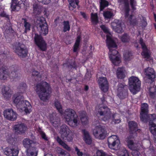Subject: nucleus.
<instances>
[{
	"label": "nucleus",
	"instance_id": "nucleus-23",
	"mask_svg": "<svg viewBox=\"0 0 156 156\" xmlns=\"http://www.w3.org/2000/svg\"><path fill=\"white\" fill-rule=\"evenodd\" d=\"M82 132L83 135V140L85 143L88 145L91 144L92 140L88 132L86 129H84L82 130Z\"/></svg>",
	"mask_w": 156,
	"mask_h": 156
},
{
	"label": "nucleus",
	"instance_id": "nucleus-55",
	"mask_svg": "<svg viewBox=\"0 0 156 156\" xmlns=\"http://www.w3.org/2000/svg\"><path fill=\"white\" fill-rule=\"evenodd\" d=\"M97 156H107L106 154L102 150H98L96 152Z\"/></svg>",
	"mask_w": 156,
	"mask_h": 156
},
{
	"label": "nucleus",
	"instance_id": "nucleus-22",
	"mask_svg": "<svg viewBox=\"0 0 156 156\" xmlns=\"http://www.w3.org/2000/svg\"><path fill=\"white\" fill-rule=\"evenodd\" d=\"M118 2L120 4L124 5L125 16L126 18L128 17L129 12L130 10L128 0H118Z\"/></svg>",
	"mask_w": 156,
	"mask_h": 156
},
{
	"label": "nucleus",
	"instance_id": "nucleus-11",
	"mask_svg": "<svg viewBox=\"0 0 156 156\" xmlns=\"http://www.w3.org/2000/svg\"><path fill=\"white\" fill-rule=\"evenodd\" d=\"M96 126L93 131L94 135L97 138L101 139L105 138L107 134L106 131L99 125H96Z\"/></svg>",
	"mask_w": 156,
	"mask_h": 156
},
{
	"label": "nucleus",
	"instance_id": "nucleus-3",
	"mask_svg": "<svg viewBox=\"0 0 156 156\" xmlns=\"http://www.w3.org/2000/svg\"><path fill=\"white\" fill-rule=\"evenodd\" d=\"M36 91L41 100L46 101L48 100L50 94L47 92L49 88V85L48 83L42 81L36 85Z\"/></svg>",
	"mask_w": 156,
	"mask_h": 156
},
{
	"label": "nucleus",
	"instance_id": "nucleus-52",
	"mask_svg": "<svg viewBox=\"0 0 156 156\" xmlns=\"http://www.w3.org/2000/svg\"><path fill=\"white\" fill-rule=\"evenodd\" d=\"M130 4L132 9L133 10H135L136 8V6L137 5V3L135 0H130Z\"/></svg>",
	"mask_w": 156,
	"mask_h": 156
},
{
	"label": "nucleus",
	"instance_id": "nucleus-4",
	"mask_svg": "<svg viewBox=\"0 0 156 156\" xmlns=\"http://www.w3.org/2000/svg\"><path fill=\"white\" fill-rule=\"evenodd\" d=\"M63 115L70 126L75 128L78 126L79 119L76 112L73 109H66L64 112Z\"/></svg>",
	"mask_w": 156,
	"mask_h": 156
},
{
	"label": "nucleus",
	"instance_id": "nucleus-50",
	"mask_svg": "<svg viewBox=\"0 0 156 156\" xmlns=\"http://www.w3.org/2000/svg\"><path fill=\"white\" fill-rule=\"evenodd\" d=\"M119 115L117 114H113L112 117V122L114 123H119L120 122V120L119 119H116L117 116H118Z\"/></svg>",
	"mask_w": 156,
	"mask_h": 156
},
{
	"label": "nucleus",
	"instance_id": "nucleus-40",
	"mask_svg": "<svg viewBox=\"0 0 156 156\" xmlns=\"http://www.w3.org/2000/svg\"><path fill=\"white\" fill-rule=\"evenodd\" d=\"M100 10H103L105 8L107 7L109 4V2L106 0H100Z\"/></svg>",
	"mask_w": 156,
	"mask_h": 156
},
{
	"label": "nucleus",
	"instance_id": "nucleus-15",
	"mask_svg": "<svg viewBox=\"0 0 156 156\" xmlns=\"http://www.w3.org/2000/svg\"><path fill=\"white\" fill-rule=\"evenodd\" d=\"M128 147L132 150L131 153L133 156H140V152L137 150L138 145L134 144L133 140L128 137L126 139Z\"/></svg>",
	"mask_w": 156,
	"mask_h": 156
},
{
	"label": "nucleus",
	"instance_id": "nucleus-49",
	"mask_svg": "<svg viewBox=\"0 0 156 156\" xmlns=\"http://www.w3.org/2000/svg\"><path fill=\"white\" fill-rule=\"evenodd\" d=\"M130 23L134 25L137 23V20L135 18V16L133 15H130L128 18Z\"/></svg>",
	"mask_w": 156,
	"mask_h": 156
},
{
	"label": "nucleus",
	"instance_id": "nucleus-34",
	"mask_svg": "<svg viewBox=\"0 0 156 156\" xmlns=\"http://www.w3.org/2000/svg\"><path fill=\"white\" fill-rule=\"evenodd\" d=\"M80 119L83 125H87L88 123V119L86 115V113L85 112H82L80 114Z\"/></svg>",
	"mask_w": 156,
	"mask_h": 156
},
{
	"label": "nucleus",
	"instance_id": "nucleus-29",
	"mask_svg": "<svg viewBox=\"0 0 156 156\" xmlns=\"http://www.w3.org/2000/svg\"><path fill=\"white\" fill-rule=\"evenodd\" d=\"M38 152L37 150L34 146H33L26 150L27 155V156H37Z\"/></svg>",
	"mask_w": 156,
	"mask_h": 156
},
{
	"label": "nucleus",
	"instance_id": "nucleus-17",
	"mask_svg": "<svg viewBox=\"0 0 156 156\" xmlns=\"http://www.w3.org/2000/svg\"><path fill=\"white\" fill-rule=\"evenodd\" d=\"M13 129L16 133L22 134L25 132L27 128L24 123H21L15 125L13 127Z\"/></svg>",
	"mask_w": 156,
	"mask_h": 156
},
{
	"label": "nucleus",
	"instance_id": "nucleus-54",
	"mask_svg": "<svg viewBox=\"0 0 156 156\" xmlns=\"http://www.w3.org/2000/svg\"><path fill=\"white\" fill-rule=\"evenodd\" d=\"M131 55V53L129 51L125 52L123 55L125 59L126 60H129L130 57Z\"/></svg>",
	"mask_w": 156,
	"mask_h": 156
},
{
	"label": "nucleus",
	"instance_id": "nucleus-18",
	"mask_svg": "<svg viewBox=\"0 0 156 156\" xmlns=\"http://www.w3.org/2000/svg\"><path fill=\"white\" fill-rule=\"evenodd\" d=\"M98 82L101 90L104 92H106L108 89V84L107 79L105 77H100L98 80Z\"/></svg>",
	"mask_w": 156,
	"mask_h": 156
},
{
	"label": "nucleus",
	"instance_id": "nucleus-48",
	"mask_svg": "<svg viewBox=\"0 0 156 156\" xmlns=\"http://www.w3.org/2000/svg\"><path fill=\"white\" fill-rule=\"evenodd\" d=\"M120 39L123 42H128L129 40V37L126 34H124L120 37Z\"/></svg>",
	"mask_w": 156,
	"mask_h": 156
},
{
	"label": "nucleus",
	"instance_id": "nucleus-38",
	"mask_svg": "<svg viewBox=\"0 0 156 156\" xmlns=\"http://www.w3.org/2000/svg\"><path fill=\"white\" fill-rule=\"evenodd\" d=\"M66 135L64 137H62L63 139L67 140L69 142L72 141L73 139V134L72 131H71Z\"/></svg>",
	"mask_w": 156,
	"mask_h": 156
},
{
	"label": "nucleus",
	"instance_id": "nucleus-12",
	"mask_svg": "<svg viewBox=\"0 0 156 156\" xmlns=\"http://www.w3.org/2000/svg\"><path fill=\"white\" fill-rule=\"evenodd\" d=\"M16 107L20 111H24L26 113H29L31 111V106L30 102L27 100L21 101Z\"/></svg>",
	"mask_w": 156,
	"mask_h": 156
},
{
	"label": "nucleus",
	"instance_id": "nucleus-39",
	"mask_svg": "<svg viewBox=\"0 0 156 156\" xmlns=\"http://www.w3.org/2000/svg\"><path fill=\"white\" fill-rule=\"evenodd\" d=\"M91 18L92 23L93 25H96L98 23V21L97 13H92L91 15Z\"/></svg>",
	"mask_w": 156,
	"mask_h": 156
},
{
	"label": "nucleus",
	"instance_id": "nucleus-58",
	"mask_svg": "<svg viewBox=\"0 0 156 156\" xmlns=\"http://www.w3.org/2000/svg\"><path fill=\"white\" fill-rule=\"evenodd\" d=\"M100 27L103 31L107 34L109 33V31L108 29L104 25L101 26Z\"/></svg>",
	"mask_w": 156,
	"mask_h": 156
},
{
	"label": "nucleus",
	"instance_id": "nucleus-45",
	"mask_svg": "<svg viewBox=\"0 0 156 156\" xmlns=\"http://www.w3.org/2000/svg\"><path fill=\"white\" fill-rule=\"evenodd\" d=\"M149 94L152 98H154L156 95V86L155 87H151L149 90Z\"/></svg>",
	"mask_w": 156,
	"mask_h": 156
},
{
	"label": "nucleus",
	"instance_id": "nucleus-5",
	"mask_svg": "<svg viewBox=\"0 0 156 156\" xmlns=\"http://www.w3.org/2000/svg\"><path fill=\"white\" fill-rule=\"evenodd\" d=\"M95 113L98 116L101 117L102 120L108 122L111 118V112L110 109L107 106L99 105L96 107Z\"/></svg>",
	"mask_w": 156,
	"mask_h": 156
},
{
	"label": "nucleus",
	"instance_id": "nucleus-27",
	"mask_svg": "<svg viewBox=\"0 0 156 156\" xmlns=\"http://www.w3.org/2000/svg\"><path fill=\"white\" fill-rule=\"evenodd\" d=\"M140 44L143 49V51L141 53L142 55L144 56V58H149L150 57L149 51L147 50L146 45L141 40H140Z\"/></svg>",
	"mask_w": 156,
	"mask_h": 156
},
{
	"label": "nucleus",
	"instance_id": "nucleus-51",
	"mask_svg": "<svg viewBox=\"0 0 156 156\" xmlns=\"http://www.w3.org/2000/svg\"><path fill=\"white\" fill-rule=\"evenodd\" d=\"M38 131L39 134L41 135L42 138L45 140H48V137L46 136L45 133L43 131L40 129H39Z\"/></svg>",
	"mask_w": 156,
	"mask_h": 156
},
{
	"label": "nucleus",
	"instance_id": "nucleus-46",
	"mask_svg": "<svg viewBox=\"0 0 156 156\" xmlns=\"http://www.w3.org/2000/svg\"><path fill=\"white\" fill-rule=\"evenodd\" d=\"M34 12L37 14H39L41 13V9L39 6L37 4L33 5Z\"/></svg>",
	"mask_w": 156,
	"mask_h": 156
},
{
	"label": "nucleus",
	"instance_id": "nucleus-9",
	"mask_svg": "<svg viewBox=\"0 0 156 156\" xmlns=\"http://www.w3.org/2000/svg\"><path fill=\"white\" fill-rule=\"evenodd\" d=\"M108 141V146L110 148L117 150L119 148L120 142L117 136L112 135L110 136Z\"/></svg>",
	"mask_w": 156,
	"mask_h": 156
},
{
	"label": "nucleus",
	"instance_id": "nucleus-43",
	"mask_svg": "<svg viewBox=\"0 0 156 156\" xmlns=\"http://www.w3.org/2000/svg\"><path fill=\"white\" fill-rule=\"evenodd\" d=\"M27 87V86L26 83H20L18 87V89L20 92L23 93L25 91Z\"/></svg>",
	"mask_w": 156,
	"mask_h": 156
},
{
	"label": "nucleus",
	"instance_id": "nucleus-53",
	"mask_svg": "<svg viewBox=\"0 0 156 156\" xmlns=\"http://www.w3.org/2000/svg\"><path fill=\"white\" fill-rule=\"evenodd\" d=\"M32 75L33 76H35L37 77V78H39L40 79H37L38 80H41V76L39 74V73L38 71L33 70L32 71Z\"/></svg>",
	"mask_w": 156,
	"mask_h": 156
},
{
	"label": "nucleus",
	"instance_id": "nucleus-31",
	"mask_svg": "<svg viewBox=\"0 0 156 156\" xmlns=\"http://www.w3.org/2000/svg\"><path fill=\"white\" fill-rule=\"evenodd\" d=\"M129 126L131 133H133L137 130V125L135 122L133 121L129 122Z\"/></svg>",
	"mask_w": 156,
	"mask_h": 156
},
{
	"label": "nucleus",
	"instance_id": "nucleus-13",
	"mask_svg": "<svg viewBox=\"0 0 156 156\" xmlns=\"http://www.w3.org/2000/svg\"><path fill=\"white\" fill-rule=\"evenodd\" d=\"M34 41L36 44L42 51H45L47 49L46 44L41 35L35 34Z\"/></svg>",
	"mask_w": 156,
	"mask_h": 156
},
{
	"label": "nucleus",
	"instance_id": "nucleus-41",
	"mask_svg": "<svg viewBox=\"0 0 156 156\" xmlns=\"http://www.w3.org/2000/svg\"><path fill=\"white\" fill-rule=\"evenodd\" d=\"M103 16L105 19H109L111 18L114 16L113 12L110 10H107L104 11Z\"/></svg>",
	"mask_w": 156,
	"mask_h": 156
},
{
	"label": "nucleus",
	"instance_id": "nucleus-7",
	"mask_svg": "<svg viewBox=\"0 0 156 156\" xmlns=\"http://www.w3.org/2000/svg\"><path fill=\"white\" fill-rule=\"evenodd\" d=\"M14 52L21 58L26 57L28 51L24 45L20 43H16L13 46Z\"/></svg>",
	"mask_w": 156,
	"mask_h": 156
},
{
	"label": "nucleus",
	"instance_id": "nucleus-47",
	"mask_svg": "<svg viewBox=\"0 0 156 156\" xmlns=\"http://www.w3.org/2000/svg\"><path fill=\"white\" fill-rule=\"evenodd\" d=\"M63 23L64 26L63 31L65 32L67 31H69L70 29L69 22L68 21H64Z\"/></svg>",
	"mask_w": 156,
	"mask_h": 156
},
{
	"label": "nucleus",
	"instance_id": "nucleus-57",
	"mask_svg": "<svg viewBox=\"0 0 156 156\" xmlns=\"http://www.w3.org/2000/svg\"><path fill=\"white\" fill-rule=\"evenodd\" d=\"M119 156H129V154L127 150H123L119 154Z\"/></svg>",
	"mask_w": 156,
	"mask_h": 156
},
{
	"label": "nucleus",
	"instance_id": "nucleus-32",
	"mask_svg": "<svg viewBox=\"0 0 156 156\" xmlns=\"http://www.w3.org/2000/svg\"><path fill=\"white\" fill-rule=\"evenodd\" d=\"M124 72L125 70L123 67L118 68L116 71V75L118 78L119 79L124 78L125 76Z\"/></svg>",
	"mask_w": 156,
	"mask_h": 156
},
{
	"label": "nucleus",
	"instance_id": "nucleus-28",
	"mask_svg": "<svg viewBox=\"0 0 156 156\" xmlns=\"http://www.w3.org/2000/svg\"><path fill=\"white\" fill-rule=\"evenodd\" d=\"M55 116V114L54 113L50 115V121L53 125L55 127L58 125L60 122L59 119Z\"/></svg>",
	"mask_w": 156,
	"mask_h": 156
},
{
	"label": "nucleus",
	"instance_id": "nucleus-6",
	"mask_svg": "<svg viewBox=\"0 0 156 156\" xmlns=\"http://www.w3.org/2000/svg\"><path fill=\"white\" fill-rule=\"evenodd\" d=\"M129 89L133 94H136L140 90L141 81L136 77L132 76L129 79Z\"/></svg>",
	"mask_w": 156,
	"mask_h": 156
},
{
	"label": "nucleus",
	"instance_id": "nucleus-59",
	"mask_svg": "<svg viewBox=\"0 0 156 156\" xmlns=\"http://www.w3.org/2000/svg\"><path fill=\"white\" fill-rule=\"evenodd\" d=\"M37 0L38 2H41L44 4H49L51 1V0Z\"/></svg>",
	"mask_w": 156,
	"mask_h": 156
},
{
	"label": "nucleus",
	"instance_id": "nucleus-33",
	"mask_svg": "<svg viewBox=\"0 0 156 156\" xmlns=\"http://www.w3.org/2000/svg\"><path fill=\"white\" fill-rule=\"evenodd\" d=\"M5 28L6 29L4 32L5 35L8 36V35H10L12 34H14V31L12 29L10 24L5 25Z\"/></svg>",
	"mask_w": 156,
	"mask_h": 156
},
{
	"label": "nucleus",
	"instance_id": "nucleus-8",
	"mask_svg": "<svg viewBox=\"0 0 156 156\" xmlns=\"http://www.w3.org/2000/svg\"><path fill=\"white\" fill-rule=\"evenodd\" d=\"M37 27L41 34L46 35L48 32L47 25L43 17L39 18L37 21Z\"/></svg>",
	"mask_w": 156,
	"mask_h": 156
},
{
	"label": "nucleus",
	"instance_id": "nucleus-14",
	"mask_svg": "<svg viewBox=\"0 0 156 156\" xmlns=\"http://www.w3.org/2000/svg\"><path fill=\"white\" fill-rule=\"evenodd\" d=\"M4 116L7 119L14 121L16 120L17 114L12 108L5 110L3 113Z\"/></svg>",
	"mask_w": 156,
	"mask_h": 156
},
{
	"label": "nucleus",
	"instance_id": "nucleus-25",
	"mask_svg": "<svg viewBox=\"0 0 156 156\" xmlns=\"http://www.w3.org/2000/svg\"><path fill=\"white\" fill-rule=\"evenodd\" d=\"M2 93L4 97L7 99L11 97L12 91L9 87H4L2 89Z\"/></svg>",
	"mask_w": 156,
	"mask_h": 156
},
{
	"label": "nucleus",
	"instance_id": "nucleus-26",
	"mask_svg": "<svg viewBox=\"0 0 156 156\" xmlns=\"http://www.w3.org/2000/svg\"><path fill=\"white\" fill-rule=\"evenodd\" d=\"M35 143L33 140L28 138L24 139L23 141V146L27 148V150L33 147V145Z\"/></svg>",
	"mask_w": 156,
	"mask_h": 156
},
{
	"label": "nucleus",
	"instance_id": "nucleus-64",
	"mask_svg": "<svg viewBox=\"0 0 156 156\" xmlns=\"http://www.w3.org/2000/svg\"><path fill=\"white\" fill-rule=\"evenodd\" d=\"M22 2L24 6L27 7L29 6V3L26 0H23Z\"/></svg>",
	"mask_w": 156,
	"mask_h": 156
},
{
	"label": "nucleus",
	"instance_id": "nucleus-42",
	"mask_svg": "<svg viewBox=\"0 0 156 156\" xmlns=\"http://www.w3.org/2000/svg\"><path fill=\"white\" fill-rule=\"evenodd\" d=\"M81 37L80 36H78L77 37V39L73 47V51L74 52H76L78 50L79 44L80 42Z\"/></svg>",
	"mask_w": 156,
	"mask_h": 156
},
{
	"label": "nucleus",
	"instance_id": "nucleus-61",
	"mask_svg": "<svg viewBox=\"0 0 156 156\" xmlns=\"http://www.w3.org/2000/svg\"><path fill=\"white\" fill-rule=\"evenodd\" d=\"M75 151L76 152L78 156H82L83 154V153L80 151L79 149L77 147H75Z\"/></svg>",
	"mask_w": 156,
	"mask_h": 156
},
{
	"label": "nucleus",
	"instance_id": "nucleus-19",
	"mask_svg": "<svg viewBox=\"0 0 156 156\" xmlns=\"http://www.w3.org/2000/svg\"><path fill=\"white\" fill-rule=\"evenodd\" d=\"M122 25L120 21L117 20H115L111 24V26L113 29L116 32L119 33L123 31Z\"/></svg>",
	"mask_w": 156,
	"mask_h": 156
},
{
	"label": "nucleus",
	"instance_id": "nucleus-44",
	"mask_svg": "<svg viewBox=\"0 0 156 156\" xmlns=\"http://www.w3.org/2000/svg\"><path fill=\"white\" fill-rule=\"evenodd\" d=\"M55 105L56 108L59 112L61 114H63L62 106L60 103L58 101H56L55 102Z\"/></svg>",
	"mask_w": 156,
	"mask_h": 156
},
{
	"label": "nucleus",
	"instance_id": "nucleus-30",
	"mask_svg": "<svg viewBox=\"0 0 156 156\" xmlns=\"http://www.w3.org/2000/svg\"><path fill=\"white\" fill-rule=\"evenodd\" d=\"M68 126L65 125H63L61 126L59 133L61 135V137H63L66 134L70 131Z\"/></svg>",
	"mask_w": 156,
	"mask_h": 156
},
{
	"label": "nucleus",
	"instance_id": "nucleus-35",
	"mask_svg": "<svg viewBox=\"0 0 156 156\" xmlns=\"http://www.w3.org/2000/svg\"><path fill=\"white\" fill-rule=\"evenodd\" d=\"M22 20H24L23 27L24 29V33H27V32L30 30L31 25L30 23L27 21V20L25 18H23Z\"/></svg>",
	"mask_w": 156,
	"mask_h": 156
},
{
	"label": "nucleus",
	"instance_id": "nucleus-10",
	"mask_svg": "<svg viewBox=\"0 0 156 156\" xmlns=\"http://www.w3.org/2000/svg\"><path fill=\"white\" fill-rule=\"evenodd\" d=\"M127 86L122 83L117 86V96L120 99H124L128 96Z\"/></svg>",
	"mask_w": 156,
	"mask_h": 156
},
{
	"label": "nucleus",
	"instance_id": "nucleus-37",
	"mask_svg": "<svg viewBox=\"0 0 156 156\" xmlns=\"http://www.w3.org/2000/svg\"><path fill=\"white\" fill-rule=\"evenodd\" d=\"M20 75V73L17 72L16 69H11V73L9 72V78L14 79L17 78Z\"/></svg>",
	"mask_w": 156,
	"mask_h": 156
},
{
	"label": "nucleus",
	"instance_id": "nucleus-21",
	"mask_svg": "<svg viewBox=\"0 0 156 156\" xmlns=\"http://www.w3.org/2000/svg\"><path fill=\"white\" fill-rule=\"evenodd\" d=\"M3 151L7 156H17L19 153V151L17 149L9 147L5 148Z\"/></svg>",
	"mask_w": 156,
	"mask_h": 156
},
{
	"label": "nucleus",
	"instance_id": "nucleus-16",
	"mask_svg": "<svg viewBox=\"0 0 156 156\" xmlns=\"http://www.w3.org/2000/svg\"><path fill=\"white\" fill-rule=\"evenodd\" d=\"M144 73L147 78L151 80L152 82L154 81L156 77V74L154 69L150 67L144 69Z\"/></svg>",
	"mask_w": 156,
	"mask_h": 156
},
{
	"label": "nucleus",
	"instance_id": "nucleus-62",
	"mask_svg": "<svg viewBox=\"0 0 156 156\" xmlns=\"http://www.w3.org/2000/svg\"><path fill=\"white\" fill-rule=\"evenodd\" d=\"M67 152L63 150H61V151L59 153V156H64Z\"/></svg>",
	"mask_w": 156,
	"mask_h": 156
},
{
	"label": "nucleus",
	"instance_id": "nucleus-24",
	"mask_svg": "<svg viewBox=\"0 0 156 156\" xmlns=\"http://www.w3.org/2000/svg\"><path fill=\"white\" fill-rule=\"evenodd\" d=\"M23 98L22 95L18 92L14 94L12 98L14 104L16 106L23 101Z\"/></svg>",
	"mask_w": 156,
	"mask_h": 156
},
{
	"label": "nucleus",
	"instance_id": "nucleus-20",
	"mask_svg": "<svg viewBox=\"0 0 156 156\" xmlns=\"http://www.w3.org/2000/svg\"><path fill=\"white\" fill-rule=\"evenodd\" d=\"M9 77V72L6 67L2 66L0 68V79L7 80Z\"/></svg>",
	"mask_w": 156,
	"mask_h": 156
},
{
	"label": "nucleus",
	"instance_id": "nucleus-1",
	"mask_svg": "<svg viewBox=\"0 0 156 156\" xmlns=\"http://www.w3.org/2000/svg\"><path fill=\"white\" fill-rule=\"evenodd\" d=\"M148 107L147 103H144L141 104L140 120L144 122H149L150 132L154 136H156V115L155 114H148Z\"/></svg>",
	"mask_w": 156,
	"mask_h": 156
},
{
	"label": "nucleus",
	"instance_id": "nucleus-36",
	"mask_svg": "<svg viewBox=\"0 0 156 156\" xmlns=\"http://www.w3.org/2000/svg\"><path fill=\"white\" fill-rule=\"evenodd\" d=\"M69 5V8L70 10H72L76 7V5L78 6L79 3V0H68Z\"/></svg>",
	"mask_w": 156,
	"mask_h": 156
},
{
	"label": "nucleus",
	"instance_id": "nucleus-60",
	"mask_svg": "<svg viewBox=\"0 0 156 156\" xmlns=\"http://www.w3.org/2000/svg\"><path fill=\"white\" fill-rule=\"evenodd\" d=\"M64 148L68 151L71 150V148L67 144L64 142L61 144V145Z\"/></svg>",
	"mask_w": 156,
	"mask_h": 156
},
{
	"label": "nucleus",
	"instance_id": "nucleus-63",
	"mask_svg": "<svg viewBox=\"0 0 156 156\" xmlns=\"http://www.w3.org/2000/svg\"><path fill=\"white\" fill-rule=\"evenodd\" d=\"M56 140L57 142L61 145L64 142L61 140V139L58 136H57L56 138Z\"/></svg>",
	"mask_w": 156,
	"mask_h": 156
},
{
	"label": "nucleus",
	"instance_id": "nucleus-56",
	"mask_svg": "<svg viewBox=\"0 0 156 156\" xmlns=\"http://www.w3.org/2000/svg\"><path fill=\"white\" fill-rule=\"evenodd\" d=\"M20 4H16L15 3H12L11 6V8L12 10L14 11L16 10V8L17 7H20Z\"/></svg>",
	"mask_w": 156,
	"mask_h": 156
},
{
	"label": "nucleus",
	"instance_id": "nucleus-2",
	"mask_svg": "<svg viewBox=\"0 0 156 156\" xmlns=\"http://www.w3.org/2000/svg\"><path fill=\"white\" fill-rule=\"evenodd\" d=\"M106 43L109 51V57L112 62L115 65H118L121 62L120 56L118 54V51L115 50L117 45L115 41L109 34L107 35Z\"/></svg>",
	"mask_w": 156,
	"mask_h": 156
}]
</instances>
